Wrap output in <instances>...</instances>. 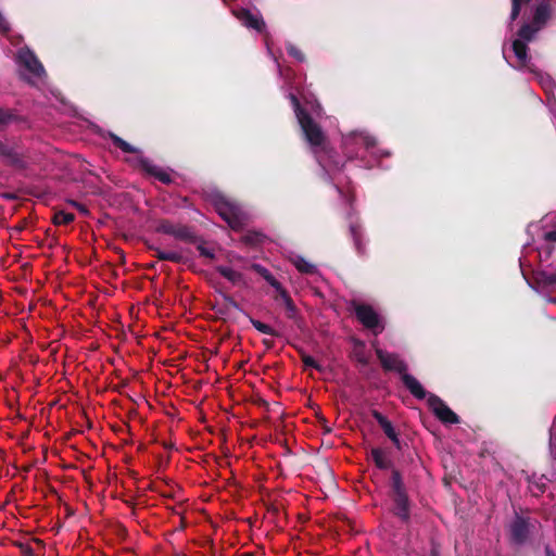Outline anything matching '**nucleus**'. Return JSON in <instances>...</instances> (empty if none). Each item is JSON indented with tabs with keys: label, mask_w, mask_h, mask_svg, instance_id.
Here are the masks:
<instances>
[{
	"label": "nucleus",
	"mask_w": 556,
	"mask_h": 556,
	"mask_svg": "<svg viewBox=\"0 0 556 556\" xmlns=\"http://www.w3.org/2000/svg\"><path fill=\"white\" fill-rule=\"evenodd\" d=\"M430 554H431V556H439L440 552H439V546L437 544L432 543Z\"/></svg>",
	"instance_id": "47"
},
{
	"label": "nucleus",
	"mask_w": 556,
	"mask_h": 556,
	"mask_svg": "<svg viewBox=\"0 0 556 556\" xmlns=\"http://www.w3.org/2000/svg\"><path fill=\"white\" fill-rule=\"evenodd\" d=\"M214 208L218 215L232 228H241L242 212L240 206L224 195H216L213 200Z\"/></svg>",
	"instance_id": "2"
},
{
	"label": "nucleus",
	"mask_w": 556,
	"mask_h": 556,
	"mask_svg": "<svg viewBox=\"0 0 556 556\" xmlns=\"http://www.w3.org/2000/svg\"><path fill=\"white\" fill-rule=\"evenodd\" d=\"M216 270L232 285L244 283L243 275L237 270H233L230 267L219 265L216 267Z\"/></svg>",
	"instance_id": "19"
},
{
	"label": "nucleus",
	"mask_w": 556,
	"mask_h": 556,
	"mask_svg": "<svg viewBox=\"0 0 556 556\" xmlns=\"http://www.w3.org/2000/svg\"><path fill=\"white\" fill-rule=\"evenodd\" d=\"M286 49H287L288 54L291 55L292 58H294L296 61L303 62L305 60V54L301 51V49H299L293 43H291V42L287 43Z\"/></svg>",
	"instance_id": "30"
},
{
	"label": "nucleus",
	"mask_w": 556,
	"mask_h": 556,
	"mask_svg": "<svg viewBox=\"0 0 556 556\" xmlns=\"http://www.w3.org/2000/svg\"><path fill=\"white\" fill-rule=\"evenodd\" d=\"M148 249L151 250V251H154L155 252V257L159 260V261H163V257L162 255H165V251L161 250L160 248L155 247V245H148Z\"/></svg>",
	"instance_id": "42"
},
{
	"label": "nucleus",
	"mask_w": 556,
	"mask_h": 556,
	"mask_svg": "<svg viewBox=\"0 0 556 556\" xmlns=\"http://www.w3.org/2000/svg\"><path fill=\"white\" fill-rule=\"evenodd\" d=\"M207 456H212V457H213V459H214L216 463H218L219 465H222V463H220V462H224V460H225V458H224V457H217V456H216V454H200V456H199V458H200L199 463H206V462H207V459H206V457H207Z\"/></svg>",
	"instance_id": "41"
},
{
	"label": "nucleus",
	"mask_w": 556,
	"mask_h": 556,
	"mask_svg": "<svg viewBox=\"0 0 556 556\" xmlns=\"http://www.w3.org/2000/svg\"><path fill=\"white\" fill-rule=\"evenodd\" d=\"M545 238H546L548 241L556 242V229H555V230H552V231H548V232L545 235Z\"/></svg>",
	"instance_id": "44"
},
{
	"label": "nucleus",
	"mask_w": 556,
	"mask_h": 556,
	"mask_svg": "<svg viewBox=\"0 0 556 556\" xmlns=\"http://www.w3.org/2000/svg\"><path fill=\"white\" fill-rule=\"evenodd\" d=\"M252 268L261 275L277 292L283 289L282 285L273 276V274L260 264H253Z\"/></svg>",
	"instance_id": "20"
},
{
	"label": "nucleus",
	"mask_w": 556,
	"mask_h": 556,
	"mask_svg": "<svg viewBox=\"0 0 556 556\" xmlns=\"http://www.w3.org/2000/svg\"><path fill=\"white\" fill-rule=\"evenodd\" d=\"M401 380L413 396L418 400H424L427 397V391L413 375L406 372L401 377Z\"/></svg>",
	"instance_id": "14"
},
{
	"label": "nucleus",
	"mask_w": 556,
	"mask_h": 556,
	"mask_svg": "<svg viewBox=\"0 0 556 556\" xmlns=\"http://www.w3.org/2000/svg\"><path fill=\"white\" fill-rule=\"evenodd\" d=\"M298 122L300 124V127L303 131V135L306 139V141L309 143L313 148H323L327 141V137L325 132L323 131L319 124H317L311 114L307 113H301V117L298 118Z\"/></svg>",
	"instance_id": "3"
},
{
	"label": "nucleus",
	"mask_w": 556,
	"mask_h": 556,
	"mask_svg": "<svg viewBox=\"0 0 556 556\" xmlns=\"http://www.w3.org/2000/svg\"><path fill=\"white\" fill-rule=\"evenodd\" d=\"M375 465L380 469L392 468L390 479V498L392 501V514L403 523L410 521V500L404 484L401 472L392 467L388 454H371Z\"/></svg>",
	"instance_id": "1"
},
{
	"label": "nucleus",
	"mask_w": 556,
	"mask_h": 556,
	"mask_svg": "<svg viewBox=\"0 0 556 556\" xmlns=\"http://www.w3.org/2000/svg\"><path fill=\"white\" fill-rule=\"evenodd\" d=\"M540 29L541 27L534 25L533 22L531 24L526 23L518 30L519 39L525 42L531 41Z\"/></svg>",
	"instance_id": "22"
},
{
	"label": "nucleus",
	"mask_w": 556,
	"mask_h": 556,
	"mask_svg": "<svg viewBox=\"0 0 556 556\" xmlns=\"http://www.w3.org/2000/svg\"><path fill=\"white\" fill-rule=\"evenodd\" d=\"M20 62L34 75L40 77L45 73L43 65L36 56V54L30 51H21L18 54Z\"/></svg>",
	"instance_id": "12"
},
{
	"label": "nucleus",
	"mask_w": 556,
	"mask_h": 556,
	"mask_svg": "<svg viewBox=\"0 0 556 556\" xmlns=\"http://www.w3.org/2000/svg\"><path fill=\"white\" fill-rule=\"evenodd\" d=\"M174 238L188 243H197L199 241V237L191 227L180 224L176 227Z\"/></svg>",
	"instance_id": "16"
},
{
	"label": "nucleus",
	"mask_w": 556,
	"mask_h": 556,
	"mask_svg": "<svg viewBox=\"0 0 556 556\" xmlns=\"http://www.w3.org/2000/svg\"><path fill=\"white\" fill-rule=\"evenodd\" d=\"M34 542H35L36 544H38V545H42V542H41L40 540H38V539L34 540Z\"/></svg>",
	"instance_id": "52"
},
{
	"label": "nucleus",
	"mask_w": 556,
	"mask_h": 556,
	"mask_svg": "<svg viewBox=\"0 0 556 556\" xmlns=\"http://www.w3.org/2000/svg\"><path fill=\"white\" fill-rule=\"evenodd\" d=\"M16 119L17 116L12 110L0 108V130H3L8 125Z\"/></svg>",
	"instance_id": "27"
},
{
	"label": "nucleus",
	"mask_w": 556,
	"mask_h": 556,
	"mask_svg": "<svg viewBox=\"0 0 556 556\" xmlns=\"http://www.w3.org/2000/svg\"><path fill=\"white\" fill-rule=\"evenodd\" d=\"M0 156L3 159L5 165L12 166L16 169L26 168L27 164L24 159V154L15 143H9L0 140Z\"/></svg>",
	"instance_id": "6"
},
{
	"label": "nucleus",
	"mask_w": 556,
	"mask_h": 556,
	"mask_svg": "<svg viewBox=\"0 0 556 556\" xmlns=\"http://www.w3.org/2000/svg\"><path fill=\"white\" fill-rule=\"evenodd\" d=\"M513 51L518 60L519 65L522 67L527 66L530 61L527 42L520 39H515L513 41Z\"/></svg>",
	"instance_id": "15"
},
{
	"label": "nucleus",
	"mask_w": 556,
	"mask_h": 556,
	"mask_svg": "<svg viewBox=\"0 0 556 556\" xmlns=\"http://www.w3.org/2000/svg\"><path fill=\"white\" fill-rule=\"evenodd\" d=\"M155 265H156L155 263H150V264L147 265V268L148 269H153V268H155Z\"/></svg>",
	"instance_id": "51"
},
{
	"label": "nucleus",
	"mask_w": 556,
	"mask_h": 556,
	"mask_svg": "<svg viewBox=\"0 0 556 556\" xmlns=\"http://www.w3.org/2000/svg\"><path fill=\"white\" fill-rule=\"evenodd\" d=\"M167 462H168V457H166V458H163V457H162V458H160L159 464H160V466H163V465H165Z\"/></svg>",
	"instance_id": "50"
},
{
	"label": "nucleus",
	"mask_w": 556,
	"mask_h": 556,
	"mask_svg": "<svg viewBox=\"0 0 556 556\" xmlns=\"http://www.w3.org/2000/svg\"><path fill=\"white\" fill-rule=\"evenodd\" d=\"M545 556H556L555 552L549 545H546L544 548Z\"/></svg>",
	"instance_id": "48"
},
{
	"label": "nucleus",
	"mask_w": 556,
	"mask_h": 556,
	"mask_svg": "<svg viewBox=\"0 0 556 556\" xmlns=\"http://www.w3.org/2000/svg\"><path fill=\"white\" fill-rule=\"evenodd\" d=\"M511 540L516 544H523L529 535V525L526 519L517 517L510 527Z\"/></svg>",
	"instance_id": "13"
},
{
	"label": "nucleus",
	"mask_w": 556,
	"mask_h": 556,
	"mask_svg": "<svg viewBox=\"0 0 556 556\" xmlns=\"http://www.w3.org/2000/svg\"><path fill=\"white\" fill-rule=\"evenodd\" d=\"M350 233L353 239V242H354L357 253L359 255H364L365 254V245L362 241L363 233H362L361 226H358L356 224H351L350 225Z\"/></svg>",
	"instance_id": "21"
},
{
	"label": "nucleus",
	"mask_w": 556,
	"mask_h": 556,
	"mask_svg": "<svg viewBox=\"0 0 556 556\" xmlns=\"http://www.w3.org/2000/svg\"><path fill=\"white\" fill-rule=\"evenodd\" d=\"M357 320L375 334L382 332L383 326L377 312L368 304H354Z\"/></svg>",
	"instance_id": "4"
},
{
	"label": "nucleus",
	"mask_w": 556,
	"mask_h": 556,
	"mask_svg": "<svg viewBox=\"0 0 556 556\" xmlns=\"http://www.w3.org/2000/svg\"><path fill=\"white\" fill-rule=\"evenodd\" d=\"M327 419L325 417H319V424L321 428L325 430V432H331V428L327 425Z\"/></svg>",
	"instance_id": "43"
},
{
	"label": "nucleus",
	"mask_w": 556,
	"mask_h": 556,
	"mask_svg": "<svg viewBox=\"0 0 556 556\" xmlns=\"http://www.w3.org/2000/svg\"><path fill=\"white\" fill-rule=\"evenodd\" d=\"M535 283L541 288L556 287V273H548L546 270H538L533 275Z\"/></svg>",
	"instance_id": "17"
},
{
	"label": "nucleus",
	"mask_w": 556,
	"mask_h": 556,
	"mask_svg": "<svg viewBox=\"0 0 556 556\" xmlns=\"http://www.w3.org/2000/svg\"><path fill=\"white\" fill-rule=\"evenodd\" d=\"M427 404L434 416L443 424H459V417L454 413L444 401L435 394H429Z\"/></svg>",
	"instance_id": "5"
},
{
	"label": "nucleus",
	"mask_w": 556,
	"mask_h": 556,
	"mask_svg": "<svg viewBox=\"0 0 556 556\" xmlns=\"http://www.w3.org/2000/svg\"><path fill=\"white\" fill-rule=\"evenodd\" d=\"M25 229V222H21L18 223L17 225H15L12 230L16 231V232H21Z\"/></svg>",
	"instance_id": "46"
},
{
	"label": "nucleus",
	"mask_w": 556,
	"mask_h": 556,
	"mask_svg": "<svg viewBox=\"0 0 556 556\" xmlns=\"http://www.w3.org/2000/svg\"><path fill=\"white\" fill-rule=\"evenodd\" d=\"M553 14V4L549 0L540 1L533 13L532 22L534 25L543 28Z\"/></svg>",
	"instance_id": "11"
},
{
	"label": "nucleus",
	"mask_w": 556,
	"mask_h": 556,
	"mask_svg": "<svg viewBox=\"0 0 556 556\" xmlns=\"http://www.w3.org/2000/svg\"><path fill=\"white\" fill-rule=\"evenodd\" d=\"M200 242L198 245H197V250L199 251L200 255L203 256V257H207V258H215V253L213 250L211 249H207L205 245H204V242L202 239L199 238V241Z\"/></svg>",
	"instance_id": "37"
},
{
	"label": "nucleus",
	"mask_w": 556,
	"mask_h": 556,
	"mask_svg": "<svg viewBox=\"0 0 556 556\" xmlns=\"http://www.w3.org/2000/svg\"><path fill=\"white\" fill-rule=\"evenodd\" d=\"M262 238H263V236L261 233L253 232V233H247L242 238V240L244 243H247L249 245H257L262 242Z\"/></svg>",
	"instance_id": "36"
},
{
	"label": "nucleus",
	"mask_w": 556,
	"mask_h": 556,
	"mask_svg": "<svg viewBox=\"0 0 556 556\" xmlns=\"http://www.w3.org/2000/svg\"><path fill=\"white\" fill-rule=\"evenodd\" d=\"M163 261H168L173 263H184L185 258L184 256L175 251H165V255H162Z\"/></svg>",
	"instance_id": "35"
},
{
	"label": "nucleus",
	"mask_w": 556,
	"mask_h": 556,
	"mask_svg": "<svg viewBox=\"0 0 556 556\" xmlns=\"http://www.w3.org/2000/svg\"><path fill=\"white\" fill-rule=\"evenodd\" d=\"M14 545L20 549L23 556H36L34 548L28 542L16 541Z\"/></svg>",
	"instance_id": "31"
},
{
	"label": "nucleus",
	"mask_w": 556,
	"mask_h": 556,
	"mask_svg": "<svg viewBox=\"0 0 556 556\" xmlns=\"http://www.w3.org/2000/svg\"><path fill=\"white\" fill-rule=\"evenodd\" d=\"M110 138L113 142V144L121 149L124 153H129V154H135V153H138L139 150L137 148H135L134 146H131L130 143H128L127 141H125L123 138H121L119 136L115 135V134H110Z\"/></svg>",
	"instance_id": "23"
},
{
	"label": "nucleus",
	"mask_w": 556,
	"mask_h": 556,
	"mask_svg": "<svg viewBox=\"0 0 556 556\" xmlns=\"http://www.w3.org/2000/svg\"><path fill=\"white\" fill-rule=\"evenodd\" d=\"M294 266L300 273L303 274H313L316 270L315 265L303 257H296V260L294 261Z\"/></svg>",
	"instance_id": "29"
},
{
	"label": "nucleus",
	"mask_w": 556,
	"mask_h": 556,
	"mask_svg": "<svg viewBox=\"0 0 556 556\" xmlns=\"http://www.w3.org/2000/svg\"><path fill=\"white\" fill-rule=\"evenodd\" d=\"M177 225L173 224L169 219H160L157 222L155 231L159 233L169 235L174 237Z\"/></svg>",
	"instance_id": "26"
},
{
	"label": "nucleus",
	"mask_w": 556,
	"mask_h": 556,
	"mask_svg": "<svg viewBox=\"0 0 556 556\" xmlns=\"http://www.w3.org/2000/svg\"><path fill=\"white\" fill-rule=\"evenodd\" d=\"M549 444L552 447L556 448V430L554 432L551 430Z\"/></svg>",
	"instance_id": "45"
},
{
	"label": "nucleus",
	"mask_w": 556,
	"mask_h": 556,
	"mask_svg": "<svg viewBox=\"0 0 556 556\" xmlns=\"http://www.w3.org/2000/svg\"><path fill=\"white\" fill-rule=\"evenodd\" d=\"M278 295H279V298L283 302L287 317L289 319H292V320L296 321V319H298V308H296L293 300L291 299V296L287 292V290L285 288L281 289L278 292Z\"/></svg>",
	"instance_id": "18"
},
{
	"label": "nucleus",
	"mask_w": 556,
	"mask_h": 556,
	"mask_svg": "<svg viewBox=\"0 0 556 556\" xmlns=\"http://www.w3.org/2000/svg\"><path fill=\"white\" fill-rule=\"evenodd\" d=\"M301 359L306 368H314L318 371H323V366L319 363H317L311 355L303 354Z\"/></svg>",
	"instance_id": "33"
},
{
	"label": "nucleus",
	"mask_w": 556,
	"mask_h": 556,
	"mask_svg": "<svg viewBox=\"0 0 556 556\" xmlns=\"http://www.w3.org/2000/svg\"><path fill=\"white\" fill-rule=\"evenodd\" d=\"M11 30L10 24L0 12V33L8 34Z\"/></svg>",
	"instance_id": "40"
},
{
	"label": "nucleus",
	"mask_w": 556,
	"mask_h": 556,
	"mask_svg": "<svg viewBox=\"0 0 556 556\" xmlns=\"http://www.w3.org/2000/svg\"><path fill=\"white\" fill-rule=\"evenodd\" d=\"M75 215L68 212L59 211L54 214L52 222L54 225H68L74 222Z\"/></svg>",
	"instance_id": "28"
},
{
	"label": "nucleus",
	"mask_w": 556,
	"mask_h": 556,
	"mask_svg": "<svg viewBox=\"0 0 556 556\" xmlns=\"http://www.w3.org/2000/svg\"><path fill=\"white\" fill-rule=\"evenodd\" d=\"M238 20L248 28H252L258 33L265 30L266 24L260 14H253L248 9H240L236 13Z\"/></svg>",
	"instance_id": "9"
},
{
	"label": "nucleus",
	"mask_w": 556,
	"mask_h": 556,
	"mask_svg": "<svg viewBox=\"0 0 556 556\" xmlns=\"http://www.w3.org/2000/svg\"><path fill=\"white\" fill-rule=\"evenodd\" d=\"M371 452L376 453V452H381V451L379 448H372Z\"/></svg>",
	"instance_id": "53"
},
{
	"label": "nucleus",
	"mask_w": 556,
	"mask_h": 556,
	"mask_svg": "<svg viewBox=\"0 0 556 556\" xmlns=\"http://www.w3.org/2000/svg\"><path fill=\"white\" fill-rule=\"evenodd\" d=\"M371 415L375 418V420L378 422V425L380 426V428L382 429L384 434L393 442L394 446L401 451L402 444H401L399 434L395 431L391 421L378 410H372Z\"/></svg>",
	"instance_id": "10"
},
{
	"label": "nucleus",
	"mask_w": 556,
	"mask_h": 556,
	"mask_svg": "<svg viewBox=\"0 0 556 556\" xmlns=\"http://www.w3.org/2000/svg\"><path fill=\"white\" fill-rule=\"evenodd\" d=\"M249 320L250 323L252 324V326L261 333H264V334H269V336H273V337H279L280 333L275 330L274 328H271L269 325L258 320V319H255L251 316H249Z\"/></svg>",
	"instance_id": "24"
},
{
	"label": "nucleus",
	"mask_w": 556,
	"mask_h": 556,
	"mask_svg": "<svg viewBox=\"0 0 556 556\" xmlns=\"http://www.w3.org/2000/svg\"><path fill=\"white\" fill-rule=\"evenodd\" d=\"M222 296L227 306L233 307L236 309H240L239 303L232 296H230L227 293H222Z\"/></svg>",
	"instance_id": "39"
},
{
	"label": "nucleus",
	"mask_w": 556,
	"mask_h": 556,
	"mask_svg": "<svg viewBox=\"0 0 556 556\" xmlns=\"http://www.w3.org/2000/svg\"><path fill=\"white\" fill-rule=\"evenodd\" d=\"M289 99L293 106L296 119L301 117V113H307V111L304 108H302L301 102L295 94L290 93Z\"/></svg>",
	"instance_id": "34"
},
{
	"label": "nucleus",
	"mask_w": 556,
	"mask_h": 556,
	"mask_svg": "<svg viewBox=\"0 0 556 556\" xmlns=\"http://www.w3.org/2000/svg\"><path fill=\"white\" fill-rule=\"evenodd\" d=\"M262 342H263V344H264L267 349H271V348H274V341H273V340L264 339Z\"/></svg>",
	"instance_id": "49"
},
{
	"label": "nucleus",
	"mask_w": 556,
	"mask_h": 556,
	"mask_svg": "<svg viewBox=\"0 0 556 556\" xmlns=\"http://www.w3.org/2000/svg\"><path fill=\"white\" fill-rule=\"evenodd\" d=\"M139 168L142 169L148 175L154 177L165 185H170L173 182V178L169 173L161 168L160 166L153 164L147 157H140L138 160Z\"/></svg>",
	"instance_id": "8"
},
{
	"label": "nucleus",
	"mask_w": 556,
	"mask_h": 556,
	"mask_svg": "<svg viewBox=\"0 0 556 556\" xmlns=\"http://www.w3.org/2000/svg\"><path fill=\"white\" fill-rule=\"evenodd\" d=\"M353 355H354V358L356 359V362H358L359 364H362L364 366L368 365L369 358L367 357V355L365 353V343L363 341L357 340L355 342Z\"/></svg>",
	"instance_id": "25"
},
{
	"label": "nucleus",
	"mask_w": 556,
	"mask_h": 556,
	"mask_svg": "<svg viewBox=\"0 0 556 556\" xmlns=\"http://www.w3.org/2000/svg\"><path fill=\"white\" fill-rule=\"evenodd\" d=\"M530 0H511L510 20L515 21L520 14L522 4L528 3Z\"/></svg>",
	"instance_id": "32"
},
{
	"label": "nucleus",
	"mask_w": 556,
	"mask_h": 556,
	"mask_svg": "<svg viewBox=\"0 0 556 556\" xmlns=\"http://www.w3.org/2000/svg\"><path fill=\"white\" fill-rule=\"evenodd\" d=\"M376 355L386 371H395L401 377L407 372L408 366L399 354L377 349Z\"/></svg>",
	"instance_id": "7"
},
{
	"label": "nucleus",
	"mask_w": 556,
	"mask_h": 556,
	"mask_svg": "<svg viewBox=\"0 0 556 556\" xmlns=\"http://www.w3.org/2000/svg\"><path fill=\"white\" fill-rule=\"evenodd\" d=\"M68 203L73 207H75L79 213H81L83 215L88 216L90 214L89 208L85 204L79 203V202H77L75 200H70Z\"/></svg>",
	"instance_id": "38"
}]
</instances>
